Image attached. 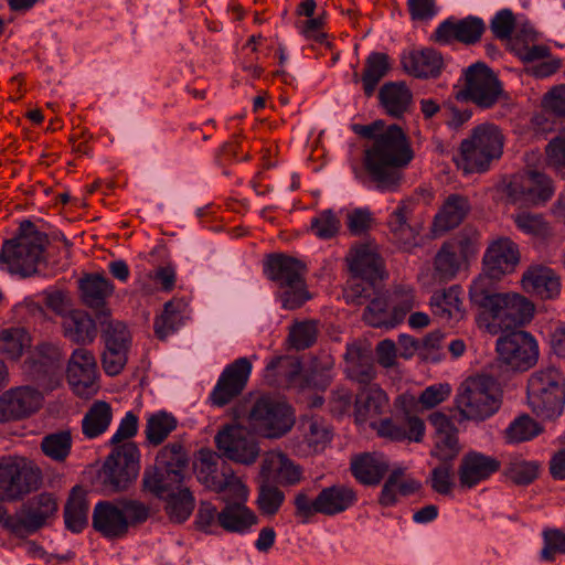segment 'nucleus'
I'll return each mask as SVG.
<instances>
[{"mask_svg": "<svg viewBox=\"0 0 565 565\" xmlns=\"http://www.w3.org/2000/svg\"><path fill=\"white\" fill-rule=\"evenodd\" d=\"M489 279L479 276L470 287V300L491 323L488 328L495 333L512 330L529 322L534 313V305L524 296L514 292L498 294L489 288Z\"/></svg>", "mask_w": 565, "mask_h": 565, "instance_id": "obj_1", "label": "nucleus"}, {"mask_svg": "<svg viewBox=\"0 0 565 565\" xmlns=\"http://www.w3.org/2000/svg\"><path fill=\"white\" fill-rule=\"evenodd\" d=\"M501 402L502 390L498 380L481 373L461 383L456 396V408L460 420L483 422L499 411Z\"/></svg>", "mask_w": 565, "mask_h": 565, "instance_id": "obj_2", "label": "nucleus"}, {"mask_svg": "<svg viewBox=\"0 0 565 565\" xmlns=\"http://www.w3.org/2000/svg\"><path fill=\"white\" fill-rule=\"evenodd\" d=\"M409 143H373L365 149L363 166L371 180L382 189L398 185L401 169L413 159Z\"/></svg>", "mask_w": 565, "mask_h": 565, "instance_id": "obj_3", "label": "nucleus"}, {"mask_svg": "<svg viewBox=\"0 0 565 565\" xmlns=\"http://www.w3.org/2000/svg\"><path fill=\"white\" fill-rule=\"evenodd\" d=\"M40 468L24 457L0 458V502H15L40 489Z\"/></svg>", "mask_w": 565, "mask_h": 565, "instance_id": "obj_4", "label": "nucleus"}, {"mask_svg": "<svg viewBox=\"0 0 565 565\" xmlns=\"http://www.w3.org/2000/svg\"><path fill=\"white\" fill-rule=\"evenodd\" d=\"M527 403L541 417L558 416L565 404V390L558 372L548 367L531 375L527 383Z\"/></svg>", "mask_w": 565, "mask_h": 565, "instance_id": "obj_5", "label": "nucleus"}, {"mask_svg": "<svg viewBox=\"0 0 565 565\" xmlns=\"http://www.w3.org/2000/svg\"><path fill=\"white\" fill-rule=\"evenodd\" d=\"M247 423L254 433L274 438L286 434L294 425L290 407L271 396H260L252 406Z\"/></svg>", "mask_w": 565, "mask_h": 565, "instance_id": "obj_6", "label": "nucleus"}, {"mask_svg": "<svg viewBox=\"0 0 565 565\" xmlns=\"http://www.w3.org/2000/svg\"><path fill=\"white\" fill-rule=\"evenodd\" d=\"M301 264L291 257L273 255L268 259L269 278L285 288L281 298L287 309H296L309 299L305 288Z\"/></svg>", "mask_w": 565, "mask_h": 565, "instance_id": "obj_7", "label": "nucleus"}, {"mask_svg": "<svg viewBox=\"0 0 565 565\" xmlns=\"http://www.w3.org/2000/svg\"><path fill=\"white\" fill-rule=\"evenodd\" d=\"M503 88L497 75L484 63L477 62L463 71V86L457 98L471 100L481 108H490L498 100Z\"/></svg>", "mask_w": 565, "mask_h": 565, "instance_id": "obj_8", "label": "nucleus"}, {"mask_svg": "<svg viewBox=\"0 0 565 565\" xmlns=\"http://www.w3.org/2000/svg\"><path fill=\"white\" fill-rule=\"evenodd\" d=\"M49 245L47 235H39L32 242L8 239L0 252V263L6 264L11 274L22 277L34 275L45 263L44 252Z\"/></svg>", "mask_w": 565, "mask_h": 565, "instance_id": "obj_9", "label": "nucleus"}, {"mask_svg": "<svg viewBox=\"0 0 565 565\" xmlns=\"http://www.w3.org/2000/svg\"><path fill=\"white\" fill-rule=\"evenodd\" d=\"M139 450L135 443H122L106 458L102 473L103 483L111 491H122L137 478Z\"/></svg>", "mask_w": 565, "mask_h": 565, "instance_id": "obj_10", "label": "nucleus"}, {"mask_svg": "<svg viewBox=\"0 0 565 565\" xmlns=\"http://www.w3.org/2000/svg\"><path fill=\"white\" fill-rule=\"evenodd\" d=\"M215 441L226 458L242 465H252L259 456L250 427L239 423L226 425L218 431Z\"/></svg>", "mask_w": 565, "mask_h": 565, "instance_id": "obj_11", "label": "nucleus"}, {"mask_svg": "<svg viewBox=\"0 0 565 565\" xmlns=\"http://www.w3.org/2000/svg\"><path fill=\"white\" fill-rule=\"evenodd\" d=\"M497 351L500 361L516 371L529 370L539 358L537 343L525 331H514L501 337L497 342Z\"/></svg>", "mask_w": 565, "mask_h": 565, "instance_id": "obj_12", "label": "nucleus"}, {"mask_svg": "<svg viewBox=\"0 0 565 565\" xmlns=\"http://www.w3.org/2000/svg\"><path fill=\"white\" fill-rule=\"evenodd\" d=\"M398 405L404 412V416L398 418H384L377 424H373V428L377 435L392 441H401L408 439L409 441L420 443L425 434V424L416 415H412L407 407L415 403L412 395H402L397 398Z\"/></svg>", "mask_w": 565, "mask_h": 565, "instance_id": "obj_13", "label": "nucleus"}, {"mask_svg": "<svg viewBox=\"0 0 565 565\" xmlns=\"http://www.w3.org/2000/svg\"><path fill=\"white\" fill-rule=\"evenodd\" d=\"M26 370L43 391H53L62 382V358L58 349L52 344L39 345L25 361Z\"/></svg>", "mask_w": 565, "mask_h": 565, "instance_id": "obj_14", "label": "nucleus"}, {"mask_svg": "<svg viewBox=\"0 0 565 565\" xmlns=\"http://www.w3.org/2000/svg\"><path fill=\"white\" fill-rule=\"evenodd\" d=\"M66 373L76 395L90 397L97 392V364L95 356L87 349L79 348L72 353Z\"/></svg>", "mask_w": 565, "mask_h": 565, "instance_id": "obj_15", "label": "nucleus"}, {"mask_svg": "<svg viewBox=\"0 0 565 565\" xmlns=\"http://www.w3.org/2000/svg\"><path fill=\"white\" fill-rule=\"evenodd\" d=\"M295 28L306 41L330 46L328 13L318 10L316 0H301L296 8Z\"/></svg>", "mask_w": 565, "mask_h": 565, "instance_id": "obj_16", "label": "nucleus"}, {"mask_svg": "<svg viewBox=\"0 0 565 565\" xmlns=\"http://www.w3.org/2000/svg\"><path fill=\"white\" fill-rule=\"evenodd\" d=\"M252 363L247 358H239L226 366L212 392L213 404L224 406L238 396L247 383Z\"/></svg>", "mask_w": 565, "mask_h": 565, "instance_id": "obj_17", "label": "nucleus"}, {"mask_svg": "<svg viewBox=\"0 0 565 565\" xmlns=\"http://www.w3.org/2000/svg\"><path fill=\"white\" fill-rule=\"evenodd\" d=\"M501 468V461L479 451H469L462 456L458 467V480L461 488L470 489L489 479Z\"/></svg>", "mask_w": 565, "mask_h": 565, "instance_id": "obj_18", "label": "nucleus"}, {"mask_svg": "<svg viewBox=\"0 0 565 565\" xmlns=\"http://www.w3.org/2000/svg\"><path fill=\"white\" fill-rule=\"evenodd\" d=\"M486 30L482 19L469 15L465 19H447L436 29L434 35L439 43L449 44L461 42L473 44L478 42Z\"/></svg>", "mask_w": 565, "mask_h": 565, "instance_id": "obj_19", "label": "nucleus"}, {"mask_svg": "<svg viewBox=\"0 0 565 565\" xmlns=\"http://www.w3.org/2000/svg\"><path fill=\"white\" fill-rule=\"evenodd\" d=\"M520 262V252L515 243L509 238L494 241L487 249L483 257L487 278H500L514 270Z\"/></svg>", "mask_w": 565, "mask_h": 565, "instance_id": "obj_20", "label": "nucleus"}, {"mask_svg": "<svg viewBox=\"0 0 565 565\" xmlns=\"http://www.w3.org/2000/svg\"><path fill=\"white\" fill-rule=\"evenodd\" d=\"M58 510L56 498L52 493L43 492L21 507L18 523L28 532H35L43 527Z\"/></svg>", "mask_w": 565, "mask_h": 565, "instance_id": "obj_21", "label": "nucleus"}, {"mask_svg": "<svg viewBox=\"0 0 565 565\" xmlns=\"http://www.w3.org/2000/svg\"><path fill=\"white\" fill-rule=\"evenodd\" d=\"M41 394L31 387H18L0 396V422L24 417L41 405Z\"/></svg>", "mask_w": 565, "mask_h": 565, "instance_id": "obj_22", "label": "nucleus"}, {"mask_svg": "<svg viewBox=\"0 0 565 565\" xmlns=\"http://www.w3.org/2000/svg\"><path fill=\"white\" fill-rule=\"evenodd\" d=\"M413 307V301L407 299L403 308L392 306L388 301L386 292L381 291L366 305L364 313L362 316L363 321L369 326L381 328V327H394L401 322Z\"/></svg>", "mask_w": 565, "mask_h": 565, "instance_id": "obj_23", "label": "nucleus"}, {"mask_svg": "<svg viewBox=\"0 0 565 565\" xmlns=\"http://www.w3.org/2000/svg\"><path fill=\"white\" fill-rule=\"evenodd\" d=\"M502 153V143H461L460 154L455 162L465 173L483 172Z\"/></svg>", "mask_w": 565, "mask_h": 565, "instance_id": "obj_24", "label": "nucleus"}, {"mask_svg": "<svg viewBox=\"0 0 565 565\" xmlns=\"http://www.w3.org/2000/svg\"><path fill=\"white\" fill-rule=\"evenodd\" d=\"M344 372L347 376L362 387L369 386L375 379L376 372L372 353L367 345L352 343L344 354Z\"/></svg>", "mask_w": 565, "mask_h": 565, "instance_id": "obj_25", "label": "nucleus"}, {"mask_svg": "<svg viewBox=\"0 0 565 565\" xmlns=\"http://www.w3.org/2000/svg\"><path fill=\"white\" fill-rule=\"evenodd\" d=\"M403 70L417 78L437 77L443 70L444 60L440 53L433 49H416L404 52L401 56Z\"/></svg>", "mask_w": 565, "mask_h": 565, "instance_id": "obj_26", "label": "nucleus"}, {"mask_svg": "<svg viewBox=\"0 0 565 565\" xmlns=\"http://www.w3.org/2000/svg\"><path fill=\"white\" fill-rule=\"evenodd\" d=\"M93 526L105 537L115 539L127 534V520L119 501H100L93 511Z\"/></svg>", "mask_w": 565, "mask_h": 565, "instance_id": "obj_27", "label": "nucleus"}, {"mask_svg": "<svg viewBox=\"0 0 565 565\" xmlns=\"http://www.w3.org/2000/svg\"><path fill=\"white\" fill-rule=\"evenodd\" d=\"M348 262L353 277L383 279L384 264L374 244L356 245L352 248Z\"/></svg>", "mask_w": 565, "mask_h": 565, "instance_id": "obj_28", "label": "nucleus"}, {"mask_svg": "<svg viewBox=\"0 0 565 565\" xmlns=\"http://www.w3.org/2000/svg\"><path fill=\"white\" fill-rule=\"evenodd\" d=\"M301 469L282 452H267L260 467V478L282 486H292L301 480Z\"/></svg>", "mask_w": 565, "mask_h": 565, "instance_id": "obj_29", "label": "nucleus"}, {"mask_svg": "<svg viewBox=\"0 0 565 565\" xmlns=\"http://www.w3.org/2000/svg\"><path fill=\"white\" fill-rule=\"evenodd\" d=\"M198 465V478L210 490L222 493V484L232 468L216 452L201 449Z\"/></svg>", "mask_w": 565, "mask_h": 565, "instance_id": "obj_30", "label": "nucleus"}, {"mask_svg": "<svg viewBox=\"0 0 565 565\" xmlns=\"http://www.w3.org/2000/svg\"><path fill=\"white\" fill-rule=\"evenodd\" d=\"M380 105L394 118H401L413 104V93L405 82H387L379 92Z\"/></svg>", "mask_w": 565, "mask_h": 565, "instance_id": "obj_31", "label": "nucleus"}, {"mask_svg": "<svg viewBox=\"0 0 565 565\" xmlns=\"http://www.w3.org/2000/svg\"><path fill=\"white\" fill-rule=\"evenodd\" d=\"M469 209L466 198L457 194L448 196L440 212L435 216L431 233L438 236L457 227L466 217Z\"/></svg>", "mask_w": 565, "mask_h": 565, "instance_id": "obj_32", "label": "nucleus"}, {"mask_svg": "<svg viewBox=\"0 0 565 565\" xmlns=\"http://www.w3.org/2000/svg\"><path fill=\"white\" fill-rule=\"evenodd\" d=\"M62 326L65 337L77 344L92 343L97 335L95 320L83 310L64 315Z\"/></svg>", "mask_w": 565, "mask_h": 565, "instance_id": "obj_33", "label": "nucleus"}, {"mask_svg": "<svg viewBox=\"0 0 565 565\" xmlns=\"http://www.w3.org/2000/svg\"><path fill=\"white\" fill-rule=\"evenodd\" d=\"M350 470L359 482L374 486L383 479L388 466L375 452H363L352 457Z\"/></svg>", "mask_w": 565, "mask_h": 565, "instance_id": "obj_34", "label": "nucleus"}, {"mask_svg": "<svg viewBox=\"0 0 565 565\" xmlns=\"http://www.w3.org/2000/svg\"><path fill=\"white\" fill-rule=\"evenodd\" d=\"M356 500V493L347 486H331L321 490L316 498L318 512L334 515L348 510Z\"/></svg>", "mask_w": 565, "mask_h": 565, "instance_id": "obj_35", "label": "nucleus"}, {"mask_svg": "<svg viewBox=\"0 0 565 565\" xmlns=\"http://www.w3.org/2000/svg\"><path fill=\"white\" fill-rule=\"evenodd\" d=\"M522 284L526 290L542 298H552L559 292V280L554 271L545 266L530 267L523 275Z\"/></svg>", "mask_w": 565, "mask_h": 565, "instance_id": "obj_36", "label": "nucleus"}, {"mask_svg": "<svg viewBox=\"0 0 565 565\" xmlns=\"http://www.w3.org/2000/svg\"><path fill=\"white\" fill-rule=\"evenodd\" d=\"M433 313L441 320L461 319L463 315L459 286L434 292L430 299Z\"/></svg>", "mask_w": 565, "mask_h": 565, "instance_id": "obj_37", "label": "nucleus"}, {"mask_svg": "<svg viewBox=\"0 0 565 565\" xmlns=\"http://www.w3.org/2000/svg\"><path fill=\"white\" fill-rule=\"evenodd\" d=\"M81 299L87 307L97 310H107L105 300L113 292V286L99 275H87L79 280Z\"/></svg>", "mask_w": 565, "mask_h": 565, "instance_id": "obj_38", "label": "nucleus"}, {"mask_svg": "<svg viewBox=\"0 0 565 565\" xmlns=\"http://www.w3.org/2000/svg\"><path fill=\"white\" fill-rule=\"evenodd\" d=\"M183 479V475L163 470L154 465L152 469L145 472L142 486L143 490L152 493L157 498H163L175 489H180Z\"/></svg>", "mask_w": 565, "mask_h": 565, "instance_id": "obj_39", "label": "nucleus"}, {"mask_svg": "<svg viewBox=\"0 0 565 565\" xmlns=\"http://www.w3.org/2000/svg\"><path fill=\"white\" fill-rule=\"evenodd\" d=\"M113 420L111 406L105 401H96L82 420V433L93 439L104 434Z\"/></svg>", "mask_w": 565, "mask_h": 565, "instance_id": "obj_40", "label": "nucleus"}, {"mask_svg": "<svg viewBox=\"0 0 565 565\" xmlns=\"http://www.w3.org/2000/svg\"><path fill=\"white\" fill-rule=\"evenodd\" d=\"M88 503L86 491L75 486L64 508V521L68 530L79 532L87 524Z\"/></svg>", "mask_w": 565, "mask_h": 565, "instance_id": "obj_41", "label": "nucleus"}, {"mask_svg": "<svg viewBox=\"0 0 565 565\" xmlns=\"http://www.w3.org/2000/svg\"><path fill=\"white\" fill-rule=\"evenodd\" d=\"M218 524L228 532H243L256 524L257 516L242 503H230L218 512Z\"/></svg>", "mask_w": 565, "mask_h": 565, "instance_id": "obj_42", "label": "nucleus"}, {"mask_svg": "<svg viewBox=\"0 0 565 565\" xmlns=\"http://www.w3.org/2000/svg\"><path fill=\"white\" fill-rule=\"evenodd\" d=\"M390 70L391 62L387 54L374 52L366 57L361 82L367 97L373 95L377 84Z\"/></svg>", "mask_w": 565, "mask_h": 565, "instance_id": "obj_43", "label": "nucleus"}, {"mask_svg": "<svg viewBox=\"0 0 565 565\" xmlns=\"http://www.w3.org/2000/svg\"><path fill=\"white\" fill-rule=\"evenodd\" d=\"M73 437L70 429L47 434L41 441L42 452L56 462H64L72 450Z\"/></svg>", "mask_w": 565, "mask_h": 565, "instance_id": "obj_44", "label": "nucleus"}, {"mask_svg": "<svg viewBox=\"0 0 565 565\" xmlns=\"http://www.w3.org/2000/svg\"><path fill=\"white\" fill-rule=\"evenodd\" d=\"M524 181L527 182V203L539 204L550 200L554 193L552 180L544 173L527 169L523 171Z\"/></svg>", "mask_w": 565, "mask_h": 565, "instance_id": "obj_45", "label": "nucleus"}, {"mask_svg": "<svg viewBox=\"0 0 565 565\" xmlns=\"http://www.w3.org/2000/svg\"><path fill=\"white\" fill-rule=\"evenodd\" d=\"M166 494V512L175 523L184 522L194 509V498L189 488H180Z\"/></svg>", "mask_w": 565, "mask_h": 565, "instance_id": "obj_46", "label": "nucleus"}, {"mask_svg": "<svg viewBox=\"0 0 565 565\" xmlns=\"http://www.w3.org/2000/svg\"><path fill=\"white\" fill-rule=\"evenodd\" d=\"M409 213V206L402 202L388 221V227L394 239L404 246L415 245L417 236L415 230L408 224Z\"/></svg>", "mask_w": 565, "mask_h": 565, "instance_id": "obj_47", "label": "nucleus"}, {"mask_svg": "<svg viewBox=\"0 0 565 565\" xmlns=\"http://www.w3.org/2000/svg\"><path fill=\"white\" fill-rule=\"evenodd\" d=\"M96 318L102 327L106 347H128L130 337L126 326L120 321L113 320L109 310L96 312Z\"/></svg>", "mask_w": 565, "mask_h": 565, "instance_id": "obj_48", "label": "nucleus"}, {"mask_svg": "<svg viewBox=\"0 0 565 565\" xmlns=\"http://www.w3.org/2000/svg\"><path fill=\"white\" fill-rule=\"evenodd\" d=\"M353 129L361 138L373 141H405L401 127L397 125L385 127L383 120H376L370 125H355Z\"/></svg>", "mask_w": 565, "mask_h": 565, "instance_id": "obj_49", "label": "nucleus"}, {"mask_svg": "<svg viewBox=\"0 0 565 565\" xmlns=\"http://www.w3.org/2000/svg\"><path fill=\"white\" fill-rule=\"evenodd\" d=\"M177 419L166 412L151 415L147 420L145 430L147 440L153 446L162 444L169 434L177 428Z\"/></svg>", "mask_w": 565, "mask_h": 565, "instance_id": "obj_50", "label": "nucleus"}, {"mask_svg": "<svg viewBox=\"0 0 565 565\" xmlns=\"http://www.w3.org/2000/svg\"><path fill=\"white\" fill-rule=\"evenodd\" d=\"M381 280L353 277L345 290L347 301L356 306L367 305L372 298L382 291Z\"/></svg>", "mask_w": 565, "mask_h": 565, "instance_id": "obj_51", "label": "nucleus"}, {"mask_svg": "<svg viewBox=\"0 0 565 565\" xmlns=\"http://www.w3.org/2000/svg\"><path fill=\"white\" fill-rule=\"evenodd\" d=\"M459 266L454 244L444 243L434 258L433 277L439 281H447L456 276Z\"/></svg>", "mask_w": 565, "mask_h": 565, "instance_id": "obj_52", "label": "nucleus"}, {"mask_svg": "<svg viewBox=\"0 0 565 565\" xmlns=\"http://www.w3.org/2000/svg\"><path fill=\"white\" fill-rule=\"evenodd\" d=\"M514 222L522 232L541 241H547L553 236V227L542 214L523 211L515 215Z\"/></svg>", "mask_w": 565, "mask_h": 565, "instance_id": "obj_53", "label": "nucleus"}, {"mask_svg": "<svg viewBox=\"0 0 565 565\" xmlns=\"http://www.w3.org/2000/svg\"><path fill=\"white\" fill-rule=\"evenodd\" d=\"M156 466L170 472H179L184 476L188 466V457L183 447L178 444H170L164 446L156 458Z\"/></svg>", "mask_w": 565, "mask_h": 565, "instance_id": "obj_54", "label": "nucleus"}, {"mask_svg": "<svg viewBox=\"0 0 565 565\" xmlns=\"http://www.w3.org/2000/svg\"><path fill=\"white\" fill-rule=\"evenodd\" d=\"M285 500L284 492L273 484L270 480L262 478L257 504L260 512L265 515H274L278 512Z\"/></svg>", "mask_w": 565, "mask_h": 565, "instance_id": "obj_55", "label": "nucleus"}, {"mask_svg": "<svg viewBox=\"0 0 565 565\" xmlns=\"http://www.w3.org/2000/svg\"><path fill=\"white\" fill-rule=\"evenodd\" d=\"M542 431V427L529 415L515 418L505 430L509 443H522L530 440Z\"/></svg>", "mask_w": 565, "mask_h": 565, "instance_id": "obj_56", "label": "nucleus"}, {"mask_svg": "<svg viewBox=\"0 0 565 565\" xmlns=\"http://www.w3.org/2000/svg\"><path fill=\"white\" fill-rule=\"evenodd\" d=\"M527 182L524 181L523 172L503 178L497 184V191L505 196L508 203L527 202L526 188Z\"/></svg>", "mask_w": 565, "mask_h": 565, "instance_id": "obj_57", "label": "nucleus"}, {"mask_svg": "<svg viewBox=\"0 0 565 565\" xmlns=\"http://www.w3.org/2000/svg\"><path fill=\"white\" fill-rule=\"evenodd\" d=\"M28 343V337L21 329H10L0 332V353L11 360L19 359Z\"/></svg>", "mask_w": 565, "mask_h": 565, "instance_id": "obj_58", "label": "nucleus"}, {"mask_svg": "<svg viewBox=\"0 0 565 565\" xmlns=\"http://www.w3.org/2000/svg\"><path fill=\"white\" fill-rule=\"evenodd\" d=\"M315 321L296 322L289 331L288 342L296 350H305L312 345L317 338Z\"/></svg>", "mask_w": 565, "mask_h": 565, "instance_id": "obj_59", "label": "nucleus"}, {"mask_svg": "<svg viewBox=\"0 0 565 565\" xmlns=\"http://www.w3.org/2000/svg\"><path fill=\"white\" fill-rule=\"evenodd\" d=\"M385 402L386 395L380 387H362V392L356 395L355 399L356 412L361 415H366L370 412L379 414Z\"/></svg>", "mask_w": 565, "mask_h": 565, "instance_id": "obj_60", "label": "nucleus"}, {"mask_svg": "<svg viewBox=\"0 0 565 565\" xmlns=\"http://www.w3.org/2000/svg\"><path fill=\"white\" fill-rule=\"evenodd\" d=\"M537 465L526 461L511 462L505 471V476L518 486H525L534 481L537 477Z\"/></svg>", "mask_w": 565, "mask_h": 565, "instance_id": "obj_61", "label": "nucleus"}, {"mask_svg": "<svg viewBox=\"0 0 565 565\" xmlns=\"http://www.w3.org/2000/svg\"><path fill=\"white\" fill-rule=\"evenodd\" d=\"M122 515L127 520V531L130 525H137L145 522L150 515V508L132 499H118Z\"/></svg>", "mask_w": 565, "mask_h": 565, "instance_id": "obj_62", "label": "nucleus"}, {"mask_svg": "<svg viewBox=\"0 0 565 565\" xmlns=\"http://www.w3.org/2000/svg\"><path fill=\"white\" fill-rule=\"evenodd\" d=\"M460 445L458 434H450L437 437L431 456L443 462H451L459 454Z\"/></svg>", "mask_w": 565, "mask_h": 565, "instance_id": "obj_63", "label": "nucleus"}, {"mask_svg": "<svg viewBox=\"0 0 565 565\" xmlns=\"http://www.w3.org/2000/svg\"><path fill=\"white\" fill-rule=\"evenodd\" d=\"M543 559L554 561L555 554H565V532L558 529H547L543 532Z\"/></svg>", "mask_w": 565, "mask_h": 565, "instance_id": "obj_64", "label": "nucleus"}]
</instances>
